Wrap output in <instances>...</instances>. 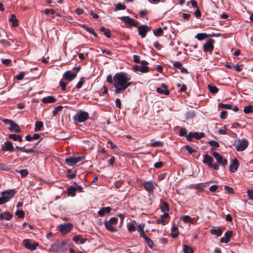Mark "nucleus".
<instances>
[{
  "mask_svg": "<svg viewBox=\"0 0 253 253\" xmlns=\"http://www.w3.org/2000/svg\"><path fill=\"white\" fill-rule=\"evenodd\" d=\"M42 101L43 103H51L56 102V99L52 96H48L43 97L42 99Z\"/></svg>",
  "mask_w": 253,
  "mask_h": 253,
  "instance_id": "nucleus-21",
  "label": "nucleus"
},
{
  "mask_svg": "<svg viewBox=\"0 0 253 253\" xmlns=\"http://www.w3.org/2000/svg\"><path fill=\"white\" fill-rule=\"evenodd\" d=\"M15 194L14 189H10L4 191L1 193V196L0 197V205H2L8 202Z\"/></svg>",
  "mask_w": 253,
  "mask_h": 253,
  "instance_id": "nucleus-3",
  "label": "nucleus"
},
{
  "mask_svg": "<svg viewBox=\"0 0 253 253\" xmlns=\"http://www.w3.org/2000/svg\"><path fill=\"white\" fill-rule=\"evenodd\" d=\"M63 108V107L62 106H58L55 108V109L53 110L52 112V114L54 116H55L59 111H61L62 109Z\"/></svg>",
  "mask_w": 253,
  "mask_h": 253,
  "instance_id": "nucleus-48",
  "label": "nucleus"
},
{
  "mask_svg": "<svg viewBox=\"0 0 253 253\" xmlns=\"http://www.w3.org/2000/svg\"><path fill=\"white\" fill-rule=\"evenodd\" d=\"M153 33L155 36L160 37L163 35L164 32L162 28H159L153 30Z\"/></svg>",
  "mask_w": 253,
  "mask_h": 253,
  "instance_id": "nucleus-35",
  "label": "nucleus"
},
{
  "mask_svg": "<svg viewBox=\"0 0 253 253\" xmlns=\"http://www.w3.org/2000/svg\"><path fill=\"white\" fill-rule=\"evenodd\" d=\"M21 151L23 152L29 153L34 152V150L32 149H27L25 148L24 147H23L22 148H21Z\"/></svg>",
  "mask_w": 253,
  "mask_h": 253,
  "instance_id": "nucleus-58",
  "label": "nucleus"
},
{
  "mask_svg": "<svg viewBox=\"0 0 253 253\" xmlns=\"http://www.w3.org/2000/svg\"><path fill=\"white\" fill-rule=\"evenodd\" d=\"M227 113V112L226 111H222L221 112L220 115V118L221 119H225L226 117Z\"/></svg>",
  "mask_w": 253,
  "mask_h": 253,
  "instance_id": "nucleus-64",
  "label": "nucleus"
},
{
  "mask_svg": "<svg viewBox=\"0 0 253 253\" xmlns=\"http://www.w3.org/2000/svg\"><path fill=\"white\" fill-rule=\"evenodd\" d=\"M219 106L220 107L224 109H232V105L230 104H223L220 103L219 104Z\"/></svg>",
  "mask_w": 253,
  "mask_h": 253,
  "instance_id": "nucleus-46",
  "label": "nucleus"
},
{
  "mask_svg": "<svg viewBox=\"0 0 253 253\" xmlns=\"http://www.w3.org/2000/svg\"><path fill=\"white\" fill-rule=\"evenodd\" d=\"M161 210L163 212H167L169 211L168 204L166 202H163L161 206Z\"/></svg>",
  "mask_w": 253,
  "mask_h": 253,
  "instance_id": "nucleus-33",
  "label": "nucleus"
},
{
  "mask_svg": "<svg viewBox=\"0 0 253 253\" xmlns=\"http://www.w3.org/2000/svg\"><path fill=\"white\" fill-rule=\"evenodd\" d=\"M115 103L117 107H118L120 109L121 108L122 104L121 100L120 99L117 98L115 101Z\"/></svg>",
  "mask_w": 253,
  "mask_h": 253,
  "instance_id": "nucleus-63",
  "label": "nucleus"
},
{
  "mask_svg": "<svg viewBox=\"0 0 253 253\" xmlns=\"http://www.w3.org/2000/svg\"><path fill=\"white\" fill-rule=\"evenodd\" d=\"M88 32L92 34L94 37H97V34L95 32L93 28L91 27H88L85 25H84L82 26Z\"/></svg>",
  "mask_w": 253,
  "mask_h": 253,
  "instance_id": "nucleus-34",
  "label": "nucleus"
},
{
  "mask_svg": "<svg viewBox=\"0 0 253 253\" xmlns=\"http://www.w3.org/2000/svg\"><path fill=\"white\" fill-rule=\"evenodd\" d=\"M51 248L53 252L62 253L67 250V245L63 241H57L51 245Z\"/></svg>",
  "mask_w": 253,
  "mask_h": 253,
  "instance_id": "nucleus-2",
  "label": "nucleus"
},
{
  "mask_svg": "<svg viewBox=\"0 0 253 253\" xmlns=\"http://www.w3.org/2000/svg\"><path fill=\"white\" fill-rule=\"evenodd\" d=\"M88 118V114L86 112H80L74 117V120L80 123L84 122Z\"/></svg>",
  "mask_w": 253,
  "mask_h": 253,
  "instance_id": "nucleus-7",
  "label": "nucleus"
},
{
  "mask_svg": "<svg viewBox=\"0 0 253 253\" xmlns=\"http://www.w3.org/2000/svg\"><path fill=\"white\" fill-rule=\"evenodd\" d=\"M214 41L213 39H210L208 40L204 44L203 47L204 51L206 52H210L211 53L214 48Z\"/></svg>",
  "mask_w": 253,
  "mask_h": 253,
  "instance_id": "nucleus-8",
  "label": "nucleus"
},
{
  "mask_svg": "<svg viewBox=\"0 0 253 253\" xmlns=\"http://www.w3.org/2000/svg\"><path fill=\"white\" fill-rule=\"evenodd\" d=\"M173 65L174 67L180 69L181 68V67L182 66V64L180 62L178 61H175L173 62Z\"/></svg>",
  "mask_w": 253,
  "mask_h": 253,
  "instance_id": "nucleus-53",
  "label": "nucleus"
},
{
  "mask_svg": "<svg viewBox=\"0 0 253 253\" xmlns=\"http://www.w3.org/2000/svg\"><path fill=\"white\" fill-rule=\"evenodd\" d=\"M67 84L64 82H62V81L60 82V85L61 86V88L62 90L64 91L66 90Z\"/></svg>",
  "mask_w": 253,
  "mask_h": 253,
  "instance_id": "nucleus-57",
  "label": "nucleus"
},
{
  "mask_svg": "<svg viewBox=\"0 0 253 253\" xmlns=\"http://www.w3.org/2000/svg\"><path fill=\"white\" fill-rule=\"evenodd\" d=\"M105 222L109 223V224L115 225L118 222V219L116 217H112L109 219V220L106 221Z\"/></svg>",
  "mask_w": 253,
  "mask_h": 253,
  "instance_id": "nucleus-47",
  "label": "nucleus"
},
{
  "mask_svg": "<svg viewBox=\"0 0 253 253\" xmlns=\"http://www.w3.org/2000/svg\"><path fill=\"white\" fill-rule=\"evenodd\" d=\"M119 18L126 23L130 26L134 27H137L138 26V22H136L132 18L129 17V16H123Z\"/></svg>",
  "mask_w": 253,
  "mask_h": 253,
  "instance_id": "nucleus-14",
  "label": "nucleus"
},
{
  "mask_svg": "<svg viewBox=\"0 0 253 253\" xmlns=\"http://www.w3.org/2000/svg\"><path fill=\"white\" fill-rule=\"evenodd\" d=\"M185 148L186 150L188 151V152L190 154H192L193 153H194L196 152L195 150H193L192 148L189 145H186L185 146Z\"/></svg>",
  "mask_w": 253,
  "mask_h": 253,
  "instance_id": "nucleus-50",
  "label": "nucleus"
},
{
  "mask_svg": "<svg viewBox=\"0 0 253 253\" xmlns=\"http://www.w3.org/2000/svg\"><path fill=\"white\" fill-rule=\"evenodd\" d=\"M144 239L145 241L146 242V243H147V244L148 245V246L150 248H152L153 247L154 243H153L152 240L150 238L147 237L146 238H145Z\"/></svg>",
  "mask_w": 253,
  "mask_h": 253,
  "instance_id": "nucleus-42",
  "label": "nucleus"
},
{
  "mask_svg": "<svg viewBox=\"0 0 253 253\" xmlns=\"http://www.w3.org/2000/svg\"><path fill=\"white\" fill-rule=\"evenodd\" d=\"M76 191L77 188L74 187H70L67 189L68 195L71 196H75L76 195Z\"/></svg>",
  "mask_w": 253,
  "mask_h": 253,
  "instance_id": "nucleus-29",
  "label": "nucleus"
},
{
  "mask_svg": "<svg viewBox=\"0 0 253 253\" xmlns=\"http://www.w3.org/2000/svg\"><path fill=\"white\" fill-rule=\"evenodd\" d=\"M232 231H230L225 233V237H222L220 239V242L221 243H227L229 242L231 237L232 235Z\"/></svg>",
  "mask_w": 253,
  "mask_h": 253,
  "instance_id": "nucleus-20",
  "label": "nucleus"
},
{
  "mask_svg": "<svg viewBox=\"0 0 253 253\" xmlns=\"http://www.w3.org/2000/svg\"><path fill=\"white\" fill-rule=\"evenodd\" d=\"M158 93L168 95L169 94V91L168 89V86L165 84H162L161 87H158L156 89Z\"/></svg>",
  "mask_w": 253,
  "mask_h": 253,
  "instance_id": "nucleus-16",
  "label": "nucleus"
},
{
  "mask_svg": "<svg viewBox=\"0 0 253 253\" xmlns=\"http://www.w3.org/2000/svg\"><path fill=\"white\" fill-rule=\"evenodd\" d=\"M249 143L247 139L238 140L236 144V149L237 151L244 150L248 146Z\"/></svg>",
  "mask_w": 253,
  "mask_h": 253,
  "instance_id": "nucleus-6",
  "label": "nucleus"
},
{
  "mask_svg": "<svg viewBox=\"0 0 253 253\" xmlns=\"http://www.w3.org/2000/svg\"><path fill=\"white\" fill-rule=\"evenodd\" d=\"M22 245L27 249L30 251L35 250L37 247L39 246L38 243H34V244H31L30 243V241L29 239H24L22 242Z\"/></svg>",
  "mask_w": 253,
  "mask_h": 253,
  "instance_id": "nucleus-9",
  "label": "nucleus"
},
{
  "mask_svg": "<svg viewBox=\"0 0 253 253\" xmlns=\"http://www.w3.org/2000/svg\"><path fill=\"white\" fill-rule=\"evenodd\" d=\"M130 77L126 73L120 72L116 73L113 77V85L116 93H120L131 85Z\"/></svg>",
  "mask_w": 253,
  "mask_h": 253,
  "instance_id": "nucleus-1",
  "label": "nucleus"
},
{
  "mask_svg": "<svg viewBox=\"0 0 253 253\" xmlns=\"http://www.w3.org/2000/svg\"><path fill=\"white\" fill-rule=\"evenodd\" d=\"M247 194L249 197V199L250 200H253V189L251 190H247Z\"/></svg>",
  "mask_w": 253,
  "mask_h": 253,
  "instance_id": "nucleus-52",
  "label": "nucleus"
},
{
  "mask_svg": "<svg viewBox=\"0 0 253 253\" xmlns=\"http://www.w3.org/2000/svg\"><path fill=\"white\" fill-rule=\"evenodd\" d=\"M150 31V28L146 25L138 27V34L142 38H144L146 36L147 33Z\"/></svg>",
  "mask_w": 253,
  "mask_h": 253,
  "instance_id": "nucleus-13",
  "label": "nucleus"
},
{
  "mask_svg": "<svg viewBox=\"0 0 253 253\" xmlns=\"http://www.w3.org/2000/svg\"><path fill=\"white\" fill-rule=\"evenodd\" d=\"M209 143L211 146L214 147H218L219 146L218 143L215 141H210Z\"/></svg>",
  "mask_w": 253,
  "mask_h": 253,
  "instance_id": "nucleus-61",
  "label": "nucleus"
},
{
  "mask_svg": "<svg viewBox=\"0 0 253 253\" xmlns=\"http://www.w3.org/2000/svg\"><path fill=\"white\" fill-rule=\"evenodd\" d=\"M2 151H8L9 152H12L14 151V147L10 141H6L2 145L1 148Z\"/></svg>",
  "mask_w": 253,
  "mask_h": 253,
  "instance_id": "nucleus-12",
  "label": "nucleus"
},
{
  "mask_svg": "<svg viewBox=\"0 0 253 253\" xmlns=\"http://www.w3.org/2000/svg\"><path fill=\"white\" fill-rule=\"evenodd\" d=\"M226 131H227V128L225 126H224L223 128L219 129V130H218L219 133L220 134H222V135L226 134Z\"/></svg>",
  "mask_w": 253,
  "mask_h": 253,
  "instance_id": "nucleus-54",
  "label": "nucleus"
},
{
  "mask_svg": "<svg viewBox=\"0 0 253 253\" xmlns=\"http://www.w3.org/2000/svg\"><path fill=\"white\" fill-rule=\"evenodd\" d=\"M213 161V159L211 156H209L208 154H205L204 155L203 162L205 164H207L210 168L212 167V162Z\"/></svg>",
  "mask_w": 253,
  "mask_h": 253,
  "instance_id": "nucleus-17",
  "label": "nucleus"
},
{
  "mask_svg": "<svg viewBox=\"0 0 253 253\" xmlns=\"http://www.w3.org/2000/svg\"><path fill=\"white\" fill-rule=\"evenodd\" d=\"M179 234V232L178 231V228L176 226H173L171 227V233L170 235L172 238H176Z\"/></svg>",
  "mask_w": 253,
  "mask_h": 253,
  "instance_id": "nucleus-27",
  "label": "nucleus"
},
{
  "mask_svg": "<svg viewBox=\"0 0 253 253\" xmlns=\"http://www.w3.org/2000/svg\"><path fill=\"white\" fill-rule=\"evenodd\" d=\"M126 226L127 229L129 232L135 231L136 230L135 225L131 222L127 223Z\"/></svg>",
  "mask_w": 253,
  "mask_h": 253,
  "instance_id": "nucleus-38",
  "label": "nucleus"
},
{
  "mask_svg": "<svg viewBox=\"0 0 253 253\" xmlns=\"http://www.w3.org/2000/svg\"><path fill=\"white\" fill-rule=\"evenodd\" d=\"M11 60L9 59H1L2 63L6 66H8L10 64V63H11Z\"/></svg>",
  "mask_w": 253,
  "mask_h": 253,
  "instance_id": "nucleus-56",
  "label": "nucleus"
},
{
  "mask_svg": "<svg viewBox=\"0 0 253 253\" xmlns=\"http://www.w3.org/2000/svg\"><path fill=\"white\" fill-rule=\"evenodd\" d=\"M239 167V163L237 159L233 160L229 167V170L231 172H234Z\"/></svg>",
  "mask_w": 253,
  "mask_h": 253,
  "instance_id": "nucleus-19",
  "label": "nucleus"
},
{
  "mask_svg": "<svg viewBox=\"0 0 253 253\" xmlns=\"http://www.w3.org/2000/svg\"><path fill=\"white\" fill-rule=\"evenodd\" d=\"M116 9L117 10H124L126 9V6L122 4L121 3H118L116 5Z\"/></svg>",
  "mask_w": 253,
  "mask_h": 253,
  "instance_id": "nucleus-55",
  "label": "nucleus"
},
{
  "mask_svg": "<svg viewBox=\"0 0 253 253\" xmlns=\"http://www.w3.org/2000/svg\"><path fill=\"white\" fill-rule=\"evenodd\" d=\"M181 219L183 221L187 223H190L192 224H194V218H191L188 215H184L181 217Z\"/></svg>",
  "mask_w": 253,
  "mask_h": 253,
  "instance_id": "nucleus-31",
  "label": "nucleus"
},
{
  "mask_svg": "<svg viewBox=\"0 0 253 253\" xmlns=\"http://www.w3.org/2000/svg\"><path fill=\"white\" fill-rule=\"evenodd\" d=\"M9 130L11 132H15L17 133L20 132L21 131L19 126L14 122H13L10 126L9 127Z\"/></svg>",
  "mask_w": 253,
  "mask_h": 253,
  "instance_id": "nucleus-23",
  "label": "nucleus"
},
{
  "mask_svg": "<svg viewBox=\"0 0 253 253\" xmlns=\"http://www.w3.org/2000/svg\"><path fill=\"white\" fill-rule=\"evenodd\" d=\"M111 211V208L110 207L103 208L98 211V214L100 216H104L105 213H109Z\"/></svg>",
  "mask_w": 253,
  "mask_h": 253,
  "instance_id": "nucleus-22",
  "label": "nucleus"
},
{
  "mask_svg": "<svg viewBox=\"0 0 253 253\" xmlns=\"http://www.w3.org/2000/svg\"><path fill=\"white\" fill-rule=\"evenodd\" d=\"M76 76L77 75L75 73H72L70 71H66L63 74V77L64 79L69 81H71L75 79Z\"/></svg>",
  "mask_w": 253,
  "mask_h": 253,
  "instance_id": "nucleus-18",
  "label": "nucleus"
},
{
  "mask_svg": "<svg viewBox=\"0 0 253 253\" xmlns=\"http://www.w3.org/2000/svg\"><path fill=\"white\" fill-rule=\"evenodd\" d=\"M133 69L135 71H140L142 73H147L148 71V68L146 66L134 65Z\"/></svg>",
  "mask_w": 253,
  "mask_h": 253,
  "instance_id": "nucleus-24",
  "label": "nucleus"
},
{
  "mask_svg": "<svg viewBox=\"0 0 253 253\" xmlns=\"http://www.w3.org/2000/svg\"><path fill=\"white\" fill-rule=\"evenodd\" d=\"M84 83V78H82L81 80L78 83V84L76 85V87L77 88H80L82 87L83 84Z\"/></svg>",
  "mask_w": 253,
  "mask_h": 253,
  "instance_id": "nucleus-51",
  "label": "nucleus"
},
{
  "mask_svg": "<svg viewBox=\"0 0 253 253\" xmlns=\"http://www.w3.org/2000/svg\"><path fill=\"white\" fill-rule=\"evenodd\" d=\"M85 159L84 156L70 157L65 159L66 163L69 166H73L77 163L83 161Z\"/></svg>",
  "mask_w": 253,
  "mask_h": 253,
  "instance_id": "nucleus-5",
  "label": "nucleus"
},
{
  "mask_svg": "<svg viewBox=\"0 0 253 253\" xmlns=\"http://www.w3.org/2000/svg\"><path fill=\"white\" fill-rule=\"evenodd\" d=\"M73 225L71 223L64 224L60 225L59 230L63 234H66L71 230Z\"/></svg>",
  "mask_w": 253,
  "mask_h": 253,
  "instance_id": "nucleus-15",
  "label": "nucleus"
},
{
  "mask_svg": "<svg viewBox=\"0 0 253 253\" xmlns=\"http://www.w3.org/2000/svg\"><path fill=\"white\" fill-rule=\"evenodd\" d=\"M205 136V134L203 132H189L187 136V140L188 141H192L193 138L196 139H200Z\"/></svg>",
  "mask_w": 253,
  "mask_h": 253,
  "instance_id": "nucleus-10",
  "label": "nucleus"
},
{
  "mask_svg": "<svg viewBox=\"0 0 253 253\" xmlns=\"http://www.w3.org/2000/svg\"><path fill=\"white\" fill-rule=\"evenodd\" d=\"M179 135L180 136H185L187 138V134L186 129L184 127H181L179 130Z\"/></svg>",
  "mask_w": 253,
  "mask_h": 253,
  "instance_id": "nucleus-45",
  "label": "nucleus"
},
{
  "mask_svg": "<svg viewBox=\"0 0 253 253\" xmlns=\"http://www.w3.org/2000/svg\"><path fill=\"white\" fill-rule=\"evenodd\" d=\"M183 252L185 253H194L192 248L186 245L183 246Z\"/></svg>",
  "mask_w": 253,
  "mask_h": 253,
  "instance_id": "nucleus-39",
  "label": "nucleus"
},
{
  "mask_svg": "<svg viewBox=\"0 0 253 253\" xmlns=\"http://www.w3.org/2000/svg\"><path fill=\"white\" fill-rule=\"evenodd\" d=\"M43 126V124L41 121H37L35 123V126L34 128L35 131H39L42 129V128Z\"/></svg>",
  "mask_w": 253,
  "mask_h": 253,
  "instance_id": "nucleus-28",
  "label": "nucleus"
},
{
  "mask_svg": "<svg viewBox=\"0 0 253 253\" xmlns=\"http://www.w3.org/2000/svg\"><path fill=\"white\" fill-rule=\"evenodd\" d=\"M4 214L5 215L4 219L6 220H10L12 216V215L8 212H4Z\"/></svg>",
  "mask_w": 253,
  "mask_h": 253,
  "instance_id": "nucleus-59",
  "label": "nucleus"
},
{
  "mask_svg": "<svg viewBox=\"0 0 253 253\" xmlns=\"http://www.w3.org/2000/svg\"><path fill=\"white\" fill-rule=\"evenodd\" d=\"M150 146L153 147H161L163 146V142L160 141H156L153 143H152L150 145Z\"/></svg>",
  "mask_w": 253,
  "mask_h": 253,
  "instance_id": "nucleus-41",
  "label": "nucleus"
},
{
  "mask_svg": "<svg viewBox=\"0 0 253 253\" xmlns=\"http://www.w3.org/2000/svg\"><path fill=\"white\" fill-rule=\"evenodd\" d=\"M44 13L46 15H48L49 14H54L55 13V11L53 9H45Z\"/></svg>",
  "mask_w": 253,
  "mask_h": 253,
  "instance_id": "nucleus-49",
  "label": "nucleus"
},
{
  "mask_svg": "<svg viewBox=\"0 0 253 253\" xmlns=\"http://www.w3.org/2000/svg\"><path fill=\"white\" fill-rule=\"evenodd\" d=\"M244 112L245 114H249L253 112V106L250 105L244 107Z\"/></svg>",
  "mask_w": 253,
  "mask_h": 253,
  "instance_id": "nucleus-40",
  "label": "nucleus"
},
{
  "mask_svg": "<svg viewBox=\"0 0 253 253\" xmlns=\"http://www.w3.org/2000/svg\"><path fill=\"white\" fill-rule=\"evenodd\" d=\"M24 77V73L23 72H21L20 74H19L18 75H17L15 78L18 80H21L23 79Z\"/></svg>",
  "mask_w": 253,
  "mask_h": 253,
  "instance_id": "nucleus-62",
  "label": "nucleus"
},
{
  "mask_svg": "<svg viewBox=\"0 0 253 253\" xmlns=\"http://www.w3.org/2000/svg\"><path fill=\"white\" fill-rule=\"evenodd\" d=\"M113 224L105 222V226L106 228L111 232H116L117 230L112 226Z\"/></svg>",
  "mask_w": 253,
  "mask_h": 253,
  "instance_id": "nucleus-32",
  "label": "nucleus"
},
{
  "mask_svg": "<svg viewBox=\"0 0 253 253\" xmlns=\"http://www.w3.org/2000/svg\"><path fill=\"white\" fill-rule=\"evenodd\" d=\"M100 31L101 32H104V34L105 35V36L106 37H107V38L111 37V32L109 29H106L105 28L102 27L100 28Z\"/></svg>",
  "mask_w": 253,
  "mask_h": 253,
  "instance_id": "nucleus-36",
  "label": "nucleus"
},
{
  "mask_svg": "<svg viewBox=\"0 0 253 253\" xmlns=\"http://www.w3.org/2000/svg\"><path fill=\"white\" fill-rule=\"evenodd\" d=\"M8 138L9 139L13 140L14 141H18L19 142H22L23 141L22 136L20 135L16 134H9Z\"/></svg>",
  "mask_w": 253,
  "mask_h": 253,
  "instance_id": "nucleus-26",
  "label": "nucleus"
},
{
  "mask_svg": "<svg viewBox=\"0 0 253 253\" xmlns=\"http://www.w3.org/2000/svg\"><path fill=\"white\" fill-rule=\"evenodd\" d=\"M19 172L22 177L27 176L28 173L26 169H22L20 170Z\"/></svg>",
  "mask_w": 253,
  "mask_h": 253,
  "instance_id": "nucleus-60",
  "label": "nucleus"
},
{
  "mask_svg": "<svg viewBox=\"0 0 253 253\" xmlns=\"http://www.w3.org/2000/svg\"><path fill=\"white\" fill-rule=\"evenodd\" d=\"M145 190L148 192L149 194L153 193L154 190L155 189L157 184L155 182L152 181H144L142 182Z\"/></svg>",
  "mask_w": 253,
  "mask_h": 253,
  "instance_id": "nucleus-4",
  "label": "nucleus"
},
{
  "mask_svg": "<svg viewBox=\"0 0 253 253\" xmlns=\"http://www.w3.org/2000/svg\"><path fill=\"white\" fill-rule=\"evenodd\" d=\"M9 22L11 24L12 27H15L18 25V21L14 14L11 15L10 18L9 19Z\"/></svg>",
  "mask_w": 253,
  "mask_h": 253,
  "instance_id": "nucleus-25",
  "label": "nucleus"
},
{
  "mask_svg": "<svg viewBox=\"0 0 253 253\" xmlns=\"http://www.w3.org/2000/svg\"><path fill=\"white\" fill-rule=\"evenodd\" d=\"M16 215H17L20 218H23L25 215V212L22 210H18L15 212Z\"/></svg>",
  "mask_w": 253,
  "mask_h": 253,
  "instance_id": "nucleus-44",
  "label": "nucleus"
},
{
  "mask_svg": "<svg viewBox=\"0 0 253 253\" xmlns=\"http://www.w3.org/2000/svg\"><path fill=\"white\" fill-rule=\"evenodd\" d=\"M212 155L219 165H221L223 166L227 165V160L224 159L223 157L221 155H220L218 152H213Z\"/></svg>",
  "mask_w": 253,
  "mask_h": 253,
  "instance_id": "nucleus-11",
  "label": "nucleus"
},
{
  "mask_svg": "<svg viewBox=\"0 0 253 253\" xmlns=\"http://www.w3.org/2000/svg\"><path fill=\"white\" fill-rule=\"evenodd\" d=\"M211 233L217 236H220L222 233V231L220 228H214L211 229Z\"/></svg>",
  "mask_w": 253,
  "mask_h": 253,
  "instance_id": "nucleus-30",
  "label": "nucleus"
},
{
  "mask_svg": "<svg viewBox=\"0 0 253 253\" xmlns=\"http://www.w3.org/2000/svg\"><path fill=\"white\" fill-rule=\"evenodd\" d=\"M208 88L210 92L212 93H215L218 92V89L215 86H212L211 85H208Z\"/></svg>",
  "mask_w": 253,
  "mask_h": 253,
  "instance_id": "nucleus-43",
  "label": "nucleus"
},
{
  "mask_svg": "<svg viewBox=\"0 0 253 253\" xmlns=\"http://www.w3.org/2000/svg\"><path fill=\"white\" fill-rule=\"evenodd\" d=\"M207 37V35L206 33H198L195 36V38L199 41L204 40Z\"/></svg>",
  "mask_w": 253,
  "mask_h": 253,
  "instance_id": "nucleus-37",
  "label": "nucleus"
}]
</instances>
